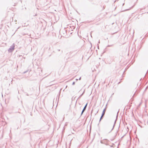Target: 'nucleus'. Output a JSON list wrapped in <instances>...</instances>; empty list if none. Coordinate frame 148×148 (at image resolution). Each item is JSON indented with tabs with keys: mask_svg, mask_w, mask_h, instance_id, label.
<instances>
[{
	"mask_svg": "<svg viewBox=\"0 0 148 148\" xmlns=\"http://www.w3.org/2000/svg\"><path fill=\"white\" fill-rule=\"evenodd\" d=\"M106 108H105L103 110V112H102V116H101V119H100V120L103 117V116L104 115L105 113V112L106 111Z\"/></svg>",
	"mask_w": 148,
	"mask_h": 148,
	"instance_id": "f257e3e1",
	"label": "nucleus"
},
{
	"mask_svg": "<svg viewBox=\"0 0 148 148\" xmlns=\"http://www.w3.org/2000/svg\"><path fill=\"white\" fill-rule=\"evenodd\" d=\"M87 103H86V105H85V107H84L83 110H82V114L83 113V112L85 111V110L86 108V106H87Z\"/></svg>",
	"mask_w": 148,
	"mask_h": 148,
	"instance_id": "f03ea898",
	"label": "nucleus"
},
{
	"mask_svg": "<svg viewBox=\"0 0 148 148\" xmlns=\"http://www.w3.org/2000/svg\"><path fill=\"white\" fill-rule=\"evenodd\" d=\"M75 84V82H74L73 83V85H74Z\"/></svg>",
	"mask_w": 148,
	"mask_h": 148,
	"instance_id": "7ed1b4c3",
	"label": "nucleus"
}]
</instances>
